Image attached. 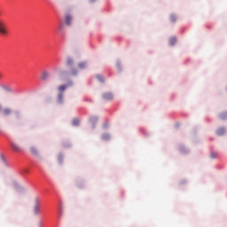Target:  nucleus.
I'll list each match as a JSON object with an SVG mask.
<instances>
[{
    "label": "nucleus",
    "mask_w": 227,
    "mask_h": 227,
    "mask_svg": "<svg viewBox=\"0 0 227 227\" xmlns=\"http://www.w3.org/2000/svg\"><path fill=\"white\" fill-rule=\"evenodd\" d=\"M0 35L6 36L8 35V27H6V23L0 20Z\"/></svg>",
    "instance_id": "1"
},
{
    "label": "nucleus",
    "mask_w": 227,
    "mask_h": 227,
    "mask_svg": "<svg viewBox=\"0 0 227 227\" xmlns=\"http://www.w3.org/2000/svg\"><path fill=\"white\" fill-rule=\"evenodd\" d=\"M10 145L13 152H16L18 153H20V152H22V147L19 144H17V142H11Z\"/></svg>",
    "instance_id": "2"
},
{
    "label": "nucleus",
    "mask_w": 227,
    "mask_h": 227,
    "mask_svg": "<svg viewBox=\"0 0 227 227\" xmlns=\"http://www.w3.org/2000/svg\"><path fill=\"white\" fill-rule=\"evenodd\" d=\"M41 209H40V201H38V200H35V204L34 206V214H35V215H38V214H40Z\"/></svg>",
    "instance_id": "3"
},
{
    "label": "nucleus",
    "mask_w": 227,
    "mask_h": 227,
    "mask_svg": "<svg viewBox=\"0 0 227 227\" xmlns=\"http://www.w3.org/2000/svg\"><path fill=\"white\" fill-rule=\"evenodd\" d=\"M12 108L10 107H5L2 110V114L4 116H10V114H12Z\"/></svg>",
    "instance_id": "4"
},
{
    "label": "nucleus",
    "mask_w": 227,
    "mask_h": 227,
    "mask_svg": "<svg viewBox=\"0 0 227 227\" xmlns=\"http://www.w3.org/2000/svg\"><path fill=\"white\" fill-rule=\"evenodd\" d=\"M49 73L47 71H44L41 74V81H47V79H49Z\"/></svg>",
    "instance_id": "5"
},
{
    "label": "nucleus",
    "mask_w": 227,
    "mask_h": 227,
    "mask_svg": "<svg viewBox=\"0 0 227 227\" xmlns=\"http://www.w3.org/2000/svg\"><path fill=\"white\" fill-rule=\"evenodd\" d=\"M216 134H217V136H224V134H226V129H224V128H219V129L216 130Z\"/></svg>",
    "instance_id": "6"
},
{
    "label": "nucleus",
    "mask_w": 227,
    "mask_h": 227,
    "mask_svg": "<svg viewBox=\"0 0 227 227\" xmlns=\"http://www.w3.org/2000/svg\"><path fill=\"white\" fill-rule=\"evenodd\" d=\"M105 100H113V94L111 92H106L103 95Z\"/></svg>",
    "instance_id": "7"
},
{
    "label": "nucleus",
    "mask_w": 227,
    "mask_h": 227,
    "mask_svg": "<svg viewBox=\"0 0 227 227\" xmlns=\"http://www.w3.org/2000/svg\"><path fill=\"white\" fill-rule=\"evenodd\" d=\"M30 153L35 156H38V149L35 146L30 147Z\"/></svg>",
    "instance_id": "8"
},
{
    "label": "nucleus",
    "mask_w": 227,
    "mask_h": 227,
    "mask_svg": "<svg viewBox=\"0 0 227 227\" xmlns=\"http://www.w3.org/2000/svg\"><path fill=\"white\" fill-rule=\"evenodd\" d=\"M66 23L67 26H70L72 24V16H70L69 14L66 16Z\"/></svg>",
    "instance_id": "9"
},
{
    "label": "nucleus",
    "mask_w": 227,
    "mask_h": 227,
    "mask_svg": "<svg viewBox=\"0 0 227 227\" xmlns=\"http://www.w3.org/2000/svg\"><path fill=\"white\" fill-rule=\"evenodd\" d=\"M57 100L59 104H63V92L59 93Z\"/></svg>",
    "instance_id": "10"
},
{
    "label": "nucleus",
    "mask_w": 227,
    "mask_h": 227,
    "mask_svg": "<svg viewBox=\"0 0 227 227\" xmlns=\"http://www.w3.org/2000/svg\"><path fill=\"white\" fill-rule=\"evenodd\" d=\"M67 88H68V85H60V86H59L58 90L60 93H63V91H65V90H67Z\"/></svg>",
    "instance_id": "11"
},
{
    "label": "nucleus",
    "mask_w": 227,
    "mask_h": 227,
    "mask_svg": "<svg viewBox=\"0 0 227 227\" xmlns=\"http://www.w3.org/2000/svg\"><path fill=\"white\" fill-rule=\"evenodd\" d=\"M219 118L220 120H227V111L220 114Z\"/></svg>",
    "instance_id": "12"
},
{
    "label": "nucleus",
    "mask_w": 227,
    "mask_h": 227,
    "mask_svg": "<svg viewBox=\"0 0 227 227\" xmlns=\"http://www.w3.org/2000/svg\"><path fill=\"white\" fill-rule=\"evenodd\" d=\"M67 67H72V65H74V59L72 58H68L67 59Z\"/></svg>",
    "instance_id": "13"
},
{
    "label": "nucleus",
    "mask_w": 227,
    "mask_h": 227,
    "mask_svg": "<svg viewBox=\"0 0 227 227\" xmlns=\"http://www.w3.org/2000/svg\"><path fill=\"white\" fill-rule=\"evenodd\" d=\"M175 43H176V37H171L169 39V44L170 45H175Z\"/></svg>",
    "instance_id": "14"
},
{
    "label": "nucleus",
    "mask_w": 227,
    "mask_h": 227,
    "mask_svg": "<svg viewBox=\"0 0 227 227\" xmlns=\"http://www.w3.org/2000/svg\"><path fill=\"white\" fill-rule=\"evenodd\" d=\"M78 68L82 70V68H86V62H81L78 64Z\"/></svg>",
    "instance_id": "15"
},
{
    "label": "nucleus",
    "mask_w": 227,
    "mask_h": 227,
    "mask_svg": "<svg viewBox=\"0 0 227 227\" xmlns=\"http://www.w3.org/2000/svg\"><path fill=\"white\" fill-rule=\"evenodd\" d=\"M170 21L176 22V16L175 14L170 15Z\"/></svg>",
    "instance_id": "16"
},
{
    "label": "nucleus",
    "mask_w": 227,
    "mask_h": 227,
    "mask_svg": "<svg viewBox=\"0 0 227 227\" xmlns=\"http://www.w3.org/2000/svg\"><path fill=\"white\" fill-rule=\"evenodd\" d=\"M73 125H74V127H77V125H79V119H74V120H73Z\"/></svg>",
    "instance_id": "17"
},
{
    "label": "nucleus",
    "mask_w": 227,
    "mask_h": 227,
    "mask_svg": "<svg viewBox=\"0 0 227 227\" xmlns=\"http://www.w3.org/2000/svg\"><path fill=\"white\" fill-rule=\"evenodd\" d=\"M210 157H211V159H215V157H217V153H211Z\"/></svg>",
    "instance_id": "18"
},
{
    "label": "nucleus",
    "mask_w": 227,
    "mask_h": 227,
    "mask_svg": "<svg viewBox=\"0 0 227 227\" xmlns=\"http://www.w3.org/2000/svg\"><path fill=\"white\" fill-rule=\"evenodd\" d=\"M97 79L98 80V81H104V79L102 78V75H100V74H98L97 75Z\"/></svg>",
    "instance_id": "19"
},
{
    "label": "nucleus",
    "mask_w": 227,
    "mask_h": 227,
    "mask_svg": "<svg viewBox=\"0 0 227 227\" xmlns=\"http://www.w3.org/2000/svg\"><path fill=\"white\" fill-rule=\"evenodd\" d=\"M72 75H77V71L75 69L72 70Z\"/></svg>",
    "instance_id": "20"
},
{
    "label": "nucleus",
    "mask_w": 227,
    "mask_h": 227,
    "mask_svg": "<svg viewBox=\"0 0 227 227\" xmlns=\"http://www.w3.org/2000/svg\"><path fill=\"white\" fill-rule=\"evenodd\" d=\"M103 139H109V135L107 134L103 135Z\"/></svg>",
    "instance_id": "21"
},
{
    "label": "nucleus",
    "mask_w": 227,
    "mask_h": 227,
    "mask_svg": "<svg viewBox=\"0 0 227 227\" xmlns=\"http://www.w3.org/2000/svg\"><path fill=\"white\" fill-rule=\"evenodd\" d=\"M3 110V106L0 105V111H2Z\"/></svg>",
    "instance_id": "22"
}]
</instances>
